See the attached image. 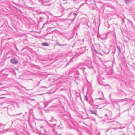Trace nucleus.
I'll return each instance as SVG.
<instances>
[{
    "instance_id": "obj_1",
    "label": "nucleus",
    "mask_w": 135,
    "mask_h": 135,
    "mask_svg": "<svg viewBox=\"0 0 135 135\" xmlns=\"http://www.w3.org/2000/svg\"><path fill=\"white\" fill-rule=\"evenodd\" d=\"M40 131V133L43 135H45L46 134V132L45 130L42 128V127H41V128Z\"/></svg>"
},
{
    "instance_id": "obj_2",
    "label": "nucleus",
    "mask_w": 135,
    "mask_h": 135,
    "mask_svg": "<svg viewBox=\"0 0 135 135\" xmlns=\"http://www.w3.org/2000/svg\"><path fill=\"white\" fill-rule=\"evenodd\" d=\"M10 62L11 63H12V64H17L18 62V61L17 60H16L14 59H11L10 60Z\"/></svg>"
},
{
    "instance_id": "obj_3",
    "label": "nucleus",
    "mask_w": 135,
    "mask_h": 135,
    "mask_svg": "<svg viewBox=\"0 0 135 135\" xmlns=\"http://www.w3.org/2000/svg\"><path fill=\"white\" fill-rule=\"evenodd\" d=\"M42 45L43 46H48L49 45L46 42H43L42 43Z\"/></svg>"
},
{
    "instance_id": "obj_4",
    "label": "nucleus",
    "mask_w": 135,
    "mask_h": 135,
    "mask_svg": "<svg viewBox=\"0 0 135 135\" xmlns=\"http://www.w3.org/2000/svg\"><path fill=\"white\" fill-rule=\"evenodd\" d=\"M90 112L92 114H94L96 115H97V113L94 110H90Z\"/></svg>"
},
{
    "instance_id": "obj_5",
    "label": "nucleus",
    "mask_w": 135,
    "mask_h": 135,
    "mask_svg": "<svg viewBox=\"0 0 135 135\" xmlns=\"http://www.w3.org/2000/svg\"><path fill=\"white\" fill-rule=\"evenodd\" d=\"M73 15H76V13H73Z\"/></svg>"
}]
</instances>
